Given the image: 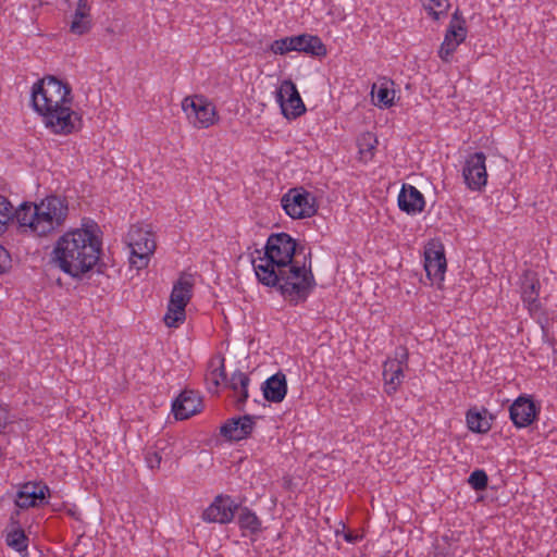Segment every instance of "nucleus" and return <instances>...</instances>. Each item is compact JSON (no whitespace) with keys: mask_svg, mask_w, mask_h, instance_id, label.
I'll list each match as a JSON object with an SVG mask.
<instances>
[{"mask_svg":"<svg viewBox=\"0 0 557 557\" xmlns=\"http://www.w3.org/2000/svg\"><path fill=\"white\" fill-rule=\"evenodd\" d=\"M540 282L531 274H525L521 285V296L529 309L537 308Z\"/></svg>","mask_w":557,"mask_h":557,"instance_id":"nucleus-26","label":"nucleus"},{"mask_svg":"<svg viewBox=\"0 0 557 557\" xmlns=\"http://www.w3.org/2000/svg\"><path fill=\"white\" fill-rule=\"evenodd\" d=\"M510 419L517 428L530 425L536 417L534 403L524 397H519L509 408Z\"/></svg>","mask_w":557,"mask_h":557,"instance_id":"nucleus-20","label":"nucleus"},{"mask_svg":"<svg viewBox=\"0 0 557 557\" xmlns=\"http://www.w3.org/2000/svg\"><path fill=\"white\" fill-rule=\"evenodd\" d=\"M282 207L292 219L311 218L317 213L315 197L304 188H292L282 199Z\"/></svg>","mask_w":557,"mask_h":557,"instance_id":"nucleus-10","label":"nucleus"},{"mask_svg":"<svg viewBox=\"0 0 557 557\" xmlns=\"http://www.w3.org/2000/svg\"><path fill=\"white\" fill-rule=\"evenodd\" d=\"M64 2L69 4V3H70V0H64Z\"/></svg>","mask_w":557,"mask_h":557,"instance_id":"nucleus-38","label":"nucleus"},{"mask_svg":"<svg viewBox=\"0 0 557 557\" xmlns=\"http://www.w3.org/2000/svg\"><path fill=\"white\" fill-rule=\"evenodd\" d=\"M263 396L268 401L281 403L287 393L286 376L277 372L270 376L262 385Z\"/></svg>","mask_w":557,"mask_h":557,"instance_id":"nucleus-24","label":"nucleus"},{"mask_svg":"<svg viewBox=\"0 0 557 557\" xmlns=\"http://www.w3.org/2000/svg\"><path fill=\"white\" fill-rule=\"evenodd\" d=\"M270 50L281 55L296 51L318 58L325 57L327 53L326 47L322 40L318 36L309 34L276 39L271 44Z\"/></svg>","mask_w":557,"mask_h":557,"instance_id":"nucleus-7","label":"nucleus"},{"mask_svg":"<svg viewBox=\"0 0 557 557\" xmlns=\"http://www.w3.org/2000/svg\"><path fill=\"white\" fill-rule=\"evenodd\" d=\"M487 480L485 471L475 470L470 474L468 482L475 491H482L487 486Z\"/></svg>","mask_w":557,"mask_h":557,"instance_id":"nucleus-33","label":"nucleus"},{"mask_svg":"<svg viewBox=\"0 0 557 557\" xmlns=\"http://www.w3.org/2000/svg\"><path fill=\"white\" fill-rule=\"evenodd\" d=\"M101 240L90 230L75 228L61 235L53 245L51 262L65 274L81 278L100 259Z\"/></svg>","mask_w":557,"mask_h":557,"instance_id":"nucleus-2","label":"nucleus"},{"mask_svg":"<svg viewBox=\"0 0 557 557\" xmlns=\"http://www.w3.org/2000/svg\"><path fill=\"white\" fill-rule=\"evenodd\" d=\"M408 351L406 348H400L396 351V358L388 359L383 364V377L385 381V392L391 395L394 394L401 383L404 376L403 364L407 363Z\"/></svg>","mask_w":557,"mask_h":557,"instance_id":"nucleus-15","label":"nucleus"},{"mask_svg":"<svg viewBox=\"0 0 557 557\" xmlns=\"http://www.w3.org/2000/svg\"><path fill=\"white\" fill-rule=\"evenodd\" d=\"M10 525L11 528L13 527H21L20 524V510L18 508L12 512L11 517H10Z\"/></svg>","mask_w":557,"mask_h":557,"instance_id":"nucleus-37","label":"nucleus"},{"mask_svg":"<svg viewBox=\"0 0 557 557\" xmlns=\"http://www.w3.org/2000/svg\"><path fill=\"white\" fill-rule=\"evenodd\" d=\"M32 103L55 134L69 135L79 131L82 117L72 109L73 96L69 84L54 76H46L34 84Z\"/></svg>","mask_w":557,"mask_h":557,"instance_id":"nucleus-1","label":"nucleus"},{"mask_svg":"<svg viewBox=\"0 0 557 557\" xmlns=\"http://www.w3.org/2000/svg\"><path fill=\"white\" fill-rule=\"evenodd\" d=\"M255 421L251 416L232 418L220 429L221 434L230 441H240L251 434Z\"/></svg>","mask_w":557,"mask_h":557,"instance_id":"nucleus-19","label":"nucleus"},{"mask_svg":"<svg viewBox=\"0 0 557 557\" xmlns=\"http://www.w3.org/2000/svg\"><path fill=\"white\" fill-rule=\"evenodd\" d=\"M194 284L193 275L183 273L173 285L168 311L163 318L168 327H177L185 321V308L191 299Z\"/></svg>","mask_w":557,"mask_h":557,"instance_id":"nucleus-6","label":"nucleus"},{"mask_svg":"<svg viewBox=\"0 0 557 557\" xmlns=\"http://www.w3.org/2000/svg\"><path fill=\"white\" fill-rule=\"evenodd\" d=\"M249 383L250 379L247 374L236 371L225 384L233 392L234 405L237 410H243L248 399Z\"/></svg>","mask_w":557,"mask_h":557,"instance_id":"nucleus-23","label":"nucleus"},{"mask_svg":"<svg viewBox=\"0 0 557 557\" xmlns=\"http://www.w3.org/2000/svg\"><path fill=\"white\" fill-rule=\"evenodd\" d=\"M166 448V442L158 440L152 449L146 453L145 460L147 466L151 469H159L162 460V453Z\"/></svg>","mask_w":557,"mask_h":557,"instance_id":"nucleus-30","label":"nucleus"},{"mask_svg":"<svg viewBox=\"0 0 557 557\" xmlns=\"http://www.w3.org/2000/svg\"><path fill=\"white\" fill-rule=\"evenodd\" d=\"M202 399L197 392L183 391L175 399L172 411L177 420H185L201 411Z\"/></svg>","mask_w":557,"mask_h":557,"instance_id":"nucleus-17","label":"nucleus"},{"mask_svg":"<svg viewBox=\"0 0 557 557\" xmlns=\"http://www.w3.org/2000/svg\"><path fill=\"white\" fill-rule=\"evenodd\" d=\"M224 361L225 359L222 356H214L209 361L205 380L211 393H218L221 383L226 384L227 382Z\"/></svg>","mask_w":557,"mask_h":557,"instance_id":"nucleus-25","label":"nucleus"},{"mask_svg":"<svg viewBox=\"0 0 557 557\" xmlns=\"http://www.w3.org/2000/svg\"><path fill=\"white\" fill-rule=\"evenodd\" d=\"M182 109L196 128H208L218 121L215 107L203 96L185 97Z\"/></svg>","mask_w":557,"mask_h":557,"instance_id":"nucleus-9","label":"nucleus"},{"mask_svg":"<svg viewBox=\"0 0 557 557\" xmlns=\"http://www.w3.org/2000/svg\"><path fill=\"white\" fill-rule=\"evenodd\" d=\"M276 101L283 115L288 120L296 119L306 111L297 87L290 79L281 83L276 90Z\"/></svg>","mask_w":557,"mask_h":557,"instance_id":"nucleus-12","label":"nucleus"},{"mask_svg":"<svg viewBox=\"0 0 557 557\" xmlns=\"http://www.w3.org/2000/svg\"><path fill=\"white\" fill-rule=\"evenodd\" d=\"M486 157L483 152L470 154L462 170L465 183L472 190H480L486 185L487 173L485 166Z\"/></svg>","mask_w":557,"mask_h":557,"instance_id":"nucleus-14","label":"nucleus"},{"mask_svg":"<svg viewBox=\"0 0 557 557\" xmlns=\"http://www.w3.org/2000/svg\"><path fill=\"white\" fill-rule=\"evenodd\" d=\"M467 34L468 29L466 26V20L457 9L451 16L450 23L445 33L444 41L438 50V57L443 62H450L458 46L466 40Z\"/></svg>","mask_w":557,"mask_h":557,"instance_id":"nucleus-11","label":"nucleus"},{"mask_svg":"<svg viewBox=\"0 0 557 557\" xmlns=\"http://www.w3.org/2000/svg\"><path fill=\"white\" fill-rule=\"evenodd\" d=\"M395 91L386 87H380L376 92V104L389 108L393 106Z\"/></svg>","mask_w":557,"mask_h":557,"instance_id":"nucleus-34","label":"nucleus"},{"mask_svg":"<svg viewBox=\"0 0 557 557\" xmlns=\"http://www.w3.org/2000/svg\"><path fill=\"white\" fill-rule=\"evenodd\" d=\"M92 25L91 2L89 0H77L71 14L70 32L83 36L91 30Z\"/></svg>","mask_w":557,"mask_h":557,"instance_id":"nucleus-16","label":"nucleus"},{"mask_svg":"<svg viewBox=\"0 0 557 557\" xmlns=\"http://www.w3.org/2000/svg\"><path fill=\"white\" fill-rule=\"evenodd\" d=\"M424 10L434 20L440 21L442 17L447 16L448 9L450 8L449 0H421Z\"/></svg>","mask_w":557,"mask_h":557,"instance_id":"nucleus-28","label":"nucleus"},{"mask_svg":"<svg viewBox=\"0 0 557 557\" xmlns=\"http://www.w3.org/2000/svg\"><path fill=\"white\" fill-rule=\"evenodd\" d=\"M275 282L259 281L261 284L277 287L281 295L289 305L297 306L305 302L314 289L317 282L312 273L311 251L294 261L285 269L274 271Z\"/></svg>","mask_w":557,"mask_h":557,"instance_id":"nucleus-5","label":"nucleus"},{"mask_svg":"<svg viewBox=\"0 0 557 557\" xmlns=\"http://www.w3.org/2000/svg\"><path fill=\"white\" fill-rule=\"evenodd\" d=\"M128 246L131 265L137 270L147 268L156 250L154 235L148 230L134 225L128 232Z\"/></svg>","mask_w":557,"mask_h":557,"instance_id":"nucleus-8","label":"nucleus"},{"mask_svg":"<svg viewBox=\"0 0 557 557\" xmlns=\"http://www.w3.org/2000/svg\"><path fill=\"white\" fill-rule=\"evenodd\" d=\"M69 215L65 198L48 196L39 203L24 202L15 209V219L24 232L46 237L63 227Z\"/></svg>","mask_w":557,"mask_h":557,"instance_id":"nucleus-3","label":"nucleus"},{"mask_svg":"<svg viewBox=\"0 0 557 557\" xmlns=\"http://www.w3.org/2000/svg\"><path fill=\"white\" fill-rule=\"evenodd\" d=\"M423 195L411 185H404L398 195V206L400 210L414 214L421 212L424 208Z\"/></svg>","mask_w":557,"mask_h":557,"instance_id":"nucleus-22","label":"nucleus"},{"mask_svg":"<svg viewBox=\"0 0 557 557\" xmlns=\"http://www.w3.org/2000/svg\"><path fill=\"white\" fill-rule=\"evenodd\" d=\"M49 496L50 490L44 482H26L18 487L14 503L18 509L40 507Z\"/></svg>","mask_w":557,"mask_h":557,"instance_id":"nucleus-13","label":"nucleus"},{"mask_svg":"<svg viewBox=\"0 0 557 557\" xmlns=\"http://www.w3.org/2000/svg\"><path fill=\"white\" fill-rule=\"evenodd\" d=\"M376 138L371 133L363 134L359 139V150L360 153L363 154L369 152L372 154L373 149L375 148Z\"/></svg>","mask_w":557,"mask_h":557,"instance_id":"nucleus-35","label":"nucleus"},{"mask_svg":"<svg viewBox=\"0 0 557 557\" xmlns=\"http://www.w3.org/2000/svg\"><path fill=\"white\" fill-rule=\"evenodd\" d=\"M307 255L305 246L296 243L286 233L272 234L264 248L263 256L252 259L253 270L259 281L275 282L274 271L285 269L294 261Z\"/></svg>","mask_w":557,"mask_h":557,"instance_id":"nucleus-4","label":"nucleus"},{"mask_svg":"<svg viewBox=\"0 0 557 557\" xmlns=\"http://www.w3.org/2000/svg\"><path fill=\"white\" fill-rule=\"evenodd\" d=\"M11 265L9 252L0 246V274L4 273Z\"/></svg>","mask_w":557,"mask_h":557,"instance_id":"nucleus-36","label":"nucleus"},{"mask_svg":"<svg viewBox=\"0 0 557 557\" xmlns=\"http://www.w3.org/2000/svg\"><path fill=\"white\" fill-rule=\"evenodd\" d=\"M236 508L230 497L218 496L203 511L202 519L207 522L228 523L234 518Z\"/></svg>","mask_w":557,"mask_h":557,"instance_id":"nucleus-18","label":"nucleus"},{"mask_svg":"<svg viewBox=\"0 0 557 557\" xmlns=\"http://www.w3.org/2000/svg\"><path fill=\"white\" fill-rule=\"evenodd\" d=\"M424 269L428 277L434 282H442L446 271V258L443 250L426 248L424 252Z\"/></svg>","mask_w":557,"mask_h":557,"instance_id":"nucleus-21","label":"nucleus"},{"mask_svg":"<svg viewBox=\"0 0 557 557\" xmlns=\"http://www.w3.org/2000/svg\"><path fill=\"white\" fill-rule=\"evenodd\" d=\"M28 539L21 527H13L7 534V544L17 552H23L27 548Z\"/></svg>","mask_w":557,"mask_h":557,"instance_id":"nucleus-29","label":"nucleus"},{"mask_svg":"<svg viewBox=\"0 0 557 557\" xmlns=\"http://www.w3.org/2000/svg\"><path fill=\"white\" fill-rule=\"evenodd\" d=\"M487 410L483 409V411H478L474 409H470L467 412V425L468 428L475 433H486L491 430V423L486 418Z\"/></svg>","mask_w":557,"mask_h":557,"instance_id":"nucleus-27","label":"nucleus"},{"mask_svg":"<svg viewBox=\"0 0 557 557\" xmlns=\"http://www.w3.org/2000/svg\"><path fill=\"white\" fill-rule=\"evenodd\" d=\"M15 218V210L12 203L0 195V235L5 231L7 223Z\"/></svg>","mask_w":557,"mask_h":557,"instance_id":"nucleus-31","label":"nucleus"},{"mask_svg":"<svg viewBox=\"0 0 557 557\" xmlns=\"http://www.w3.org/2000/svg\"><path fill=\"white\" fill-rule=\"evenodd\" d=\"M238 523L242 529H247L251 532H257L260 529V521L258 517L247 508H244L240 511L238 516Z\"/></svg>","mask_w":557,"mask_h":557,"instance_id":"nucleus-32","label":"nucleus"}]
</instances>
